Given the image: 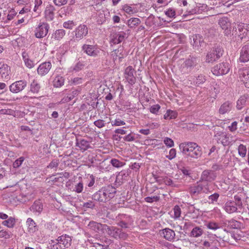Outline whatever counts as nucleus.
Segmentation results:
<instances>
[{
	"label": "nucleus",
	"instance_id": "f257e3e1",
	"mask_svg": "<svg viewBox=\"0 0 249 249\" xmlns=\"http://www.w3.org/2000/svg\"><path fill=\"white\" fill-rule=\"evenodd\" d=\"M179 148L183 155L194 159L200 158L202 155V148L196 142L181 143Z\"/></svg>",
	"mask_w": 249,
	"mask_h": 249
},
{
	"label": "nucleus",
	"instance_id": "f03ea898",
	"mask_svg": "<svg viewBox=\"0 0 249 249\" xmlns=\"http://www.w3.org/2000/svg\"><path fill=\"white\" fill-rule=\"evenodd\" d=\"M116 193V188L112 186L103 187L92 195V199L100 202H106L112 198Z\"/></svg>",
	"mask_w": 249,
	"mask_h": 249
},
{
	"label": "nucleus",
	"instance_id": "7ed1b4c3",
	"mask_svg": "<svg viewBox=\"0 0 249 249\" xmlns=\"http://www.w3.org/2000/svg\"><path fill=\"white\" fill-rule=\"evenodd\" d=\"M71 244V237L67 234H63L55 240H51L50 243V249H65L69 248Z\"/></svg>",
	"mask_w": 249,
	"mask_h": 249
},
{
	"label": "nucleus",
	"instance_id": "20e7f679",
	"mask_svg": "<svg viewBox=\"0 0 249 249\" xmlns=\"http://www.w3.org/2000/svg\"><path fill=\"white\" fill-rule=\"evenodd\" d=\"M105 228V233H106L112 237L116 239H125L127 237V234L125 232L116 227L106 225Z\"/></svg>",
	"mask_w": 249,
	"mask_h": 249
},
{
	"label": "nucleus",
	"instance_id": "39448f33",
	"mask_svg": "<svg viewBox=\"0 0 249 249\" xmlns=\"http://www.w3.org/2000/svg\"><path fill=\"white\" fill-rule=\"evenodd\" d=\"M223 50L222 47H215L207 53L206 61L208 63H213L223 55Z\"/></svg>",
	"mask_w": 249,
	"mask_h": 249
},
{
	"label": "nucleus",
	"instance_id": "423d86ee",
	"mask_svg": "<svg viewBox=\"0 0 249 249\" xmlns=\"http://www.w3.org/2000/svg\"><path fill=\"white\" fill-rule=\"evenodd\" d=\"M197 63L196 58L190 57L185 60L181 64L180 70L183 73H188L192 71Z\"/></svg>",
	"mask_w": 249,
	"mask_h": 249
},
{
	"label": "nucleus",
	"instance_id": "0eeeda50",
	"mask_svg": "<svg viewBox=\"0 0 249 249\" xmlns=\"http://www.w3.org/2000/svg\"><path fill=\"white\" fill-rule=\"evenodd\" d=\"M50 26L47 22H41L35 30V36L36 38H41L48 33Z\"/></svg>",
	"mask_w": 249,
	"mask_h": 249
},
{
	"label": "nucleus",
	"instance_id": "6e6552de",
	"mask_svg": "<svg viewBox=\"0 0 249 249\" xmlns=\"http://www.w3.org/2000/svg\"><path fill=\"white\" fill-rule=\"evenodd\" d=\"M118 225L124 229L128 228L133 224V220L130 215L119 214L117 216Z\"/></svg>",
	"mask_w": 249,
	"mask_h": 249
},
{
	"label": "nucleus",
	"instance_id": "1a4fd4ad",
	"mask_svg": "<svg viewBox=\"0 0 249 249\" xmlns=\"http://www.w3.org/2000/svg\"><path fill=\"white\" fill-rule=\"evenodd\" d=\"M237 30L238 36L241 40H246L249 38V24L239 23L237 25Z\"/></svg>",
	"mask_w": 249,
	"mask_h": 249
},
{
	"label": "nucleus",
	"instance_id": "9d476101",
	"mask_svg": "<svg viewBox=\"0 0 249 249\" xmlns=\"http://www.w3.org/2000/svg\"><path fill=\"white\" fill-rule=\"evenodd\" d=\"M230 71L229 64L223 62L216 65L212 70L213 73L216 76L227 74Z\"/></svg>",
	"mask_w": 249,
	"mask_h": 249
},
{
	"label": "nucleus",
	"instance_id": "9b49d317",
	"mask_svg": "<svg viewBox=\"0 0 249 249\" xmlns=\"http://www.w3.org/2000/svg\"><path fill=\"white\" fill-rule=\"evenodd\" d=\"M89 32L88 26L84 24L78 25L74 30V37L77 40H80L87 36Z\"/></svg>",
	"mask_w": 249,
	"mask_h": 249
},
{
	"label": "nucleus",
	"instance_id": "f8f14e48",
	"mask_svg": "<svg viewBox=\"0 0 249 249\" xmlns=\"http://www.w3.org/2000/svg\"><path fill=\"white\" fill-rule=\"evenodd\" d=\"M82 50L88 55L91 57H96L100 53V49L97 45L84 44Z\"/></svg>",
	"mask_w": 249,
	"mask_h": 249
},
{
	"label": "nucleus",
	"instance_id": "ddd939ff",
	"mask_svg": "<svg viewBox=\"0 0 249 249\" xmlns=\"http://www.w3.org/2000/svg\"><path fill=\"white\" fill-rule=\"evenodd\" d=\"M27 86V82L21 80L16 81L9 86L10 91L14 93H17L22 91Z\"/></svg>",
	"mask_w": 249,
	"mask_h": 249
},
{
	"label": "nucleus",
	"instance_id": "4468645a",
	"mask_svg": "<svg viewBox=\"0 0 249 249\" xmlns=\"http://www.w3.org/2000/svg\"><path fill=\"white\" fill-rule=\"evenodd\" d=\"M135 72L134 69L131 66L126 67L124 71V77L131 85H133L136 82V78L134 75Z\"/></svg>",
	"mask_w": 249,
	"mask_h": 249
},
{
	"label": "nucleus",
	"instance_id": "2eb2a0df",
	"mask_svg": "<svg viewBox=\"0 0 249 249\" xmlns=\"http://www.w3.org/2000/svg\"><path fill=\"white\" fill-rule=\"evenodd\" d=\"M239 77L246 87L249 88V68L244 67L239 70Z\"/></svg>",
	"mask_w": 249,
	"mask_h": 249
},
{
	"label": "nucleus",
	"instance_id": "dca6fc26",
	"mask_svg": "<svg viewBox=\"0 0 249 249\" xmlns=\"http://www.w3.org/2000/svg\"><path fill=\"white\" fill-rule=\"evenodd\" d=\"M106 224H102L95 221H90L88 225V228L93 232L99 234L105 233V227Z\"/></svg>",
	"mask_w": 249,
	"mask_h": 249
},
{
	"label": "nucleus",
	"instance_id": "f3484780",
	"mask_svg": "<svg viewBox=\"0 0 249 249\" xmlns=\"http://www.w3.org/2000/svg\"><path fill=\"white\" fill-rule=\"evenodd\" d=\"M160 236L169 241H173L175 239V231L169 228H165L159 231Z\"/></svg>",
	"mask_w": 249,
	"mask_h": 249
},
{
	"label": "nucleus",
	"instance_id": "a211bd4d",
	"mask_svg": "<svg viewBox=\"0 0 249 249\" xmlns=\"http://www.w3.org/2000/svg\"><path fill=\"white\" fill-rule=\"evenodd\" d=\"M216 177V174L213 171L207 170L202 173L200 179L205 182H211L215 179Z\"/></svg>",
	"mask_w": 249,
	"mask_h": 249
},
{
	"label": "nucleus",
	"instance_id": "6ab92c4d",
	"mask_svg": "<svg viewBox=\"0 0 249 249\" xmlns=\"http://www.w3.org/2000/svg\"><path fill=\"white\" fill-rule=\"evenodd\" d=\"M126 37V34L124 32L113 33L111 35L110 43L117 44L122 42Z\"/></svg>",
	"mask_w": 249,
	"mask_h": 249
},
{
	"label": "nucleus",
	"instance_id": "aec40b11",
	"mask_svg": "<svg viewBox=\"0 0 249 249\" xmlns=\"http://www.w3.org/2000/svg\"><path fill=\"white\" fill-rule=\"evenodd\" d=\"M52 68V64L50 62H45L39 65L37 71L39 75L44 76L47 74Z\"/></svg>",
	"mask_w": 249,
	"mask_h": 249
},
{
	"label": "nucleus",
	"instance_id": "412c9836",
	"mask_svg": "<svg viewBox=\"0 0 249 249\" xmlns=\"http://www.w3.org/2000/svg\"><path fill=\"white\" fill-rule=\"evenodd\" d=\"M219 24L224 30V33L226 36L231 34V23L227 18H221L219 20Z\"/></svg>",
	"mask_w": 249,
	"mask_h": 249
},
{
	"label": "nucleus",
	"instance_id": "4be33fe9",
	"mask_svg": "<svg viewBox=\"0 0 249 249\" xmlns=\"http://www.w3.org/2000/svg\"><path fill=\"white\" fill-rule=\"evenodd\" d=\"M241 62H246L249 61V44L243 46L240 51L239 58Z\"/></svg>",
	"mask_w": 249,
	"mask_h": 249
},
{
	"label": "nucleus",
	"instance_id": "5701e85b",
	"mask_svg": "<svg viewBox=\"0 0 249 249\" xmlns=\"http://www.w3.org/2000/svg\"><path fill=\"white\" fill-rule=\"evenodd\" d=\"M22 57L25 65L29 69L33 68L36 64L34 60L30 58L28 52L24 51L22 53Z\"/></svg>",
	"mask_w": 249,
	"mask_h": 249
},
{
	"label": "nucleus",
	"instance_id": "b1692460",
	"mask_svg": "<svg viewBox=\"0 0 249 249\" xmlns=\"http://www.w3.org/2000/svg\"><path fill=\"white\" fill-rule=\"evenodd\" d=\"M237 204H236L235 202L229 200L225 203L224 209L227 213H232L237 211Z\"/></svg>",
	"mask_w": 249,
	"mask_h": 249
},
{
	"label": "nucleus",
	"instance_id": "393cba45",
	"mask_svg": "<svg viewBox=\"0 0 249 249\" xmlns=\"http://www.w3.org/2000/svg\"><path fill=\"white\" fill-rule=\"evenodd\" d=\"M55 8L52 5H47L44 11V17L48 21H52L54 18Z\"/></svg>",
	"mask_w": 249,
	"mask_h": 249
},
{
	"label": "nucleus",
	"instance_id": "a878e982",
	"mask_svg": "<svg viewBox=\"0 0 249 249\" xmlns=\"http://www.w3.org/2000/svg\"><path fill=\"white\" fill-rule=\"evenodd\" d=\"M66 31L64 29H57L54 31L51 36L53 40L59 41L63 38L66 35Z\"/></svg>",
	"mask_w": 249,
	"mask_h": 249
},
{
	"label": "nucleus",
	"instance_id": "bb28decb",
	"mask_svg": "<svg viewBox=\"0 0 249 249\" xmlns=\"http://www.w3.org/2000/svg\"><path fill=\"white\" fill-rule=\"evenodd\" d=\"M10 68L7 64L0 63V74L2 78H9Z\"/></svg>",
	"mask_w": 249,
	"mask_h": 249
},
{
	"label": "nucleus",
	"instance_id": "cd10ccee",
	"mask_svg": "<svg viewBox=\"0 0 249 249\" xmlns=\"http://www.w3.org/2000/svg\"><path fill=\"white\" fill-rule=\"evenodd\" d=\"M123 49L122 48H119L114 50L111 53V56L114 61L119 59L120 61H122V59L124 58Z\"/></svg>",
	"mask_w": 249,
	"mask_h": 249
},
{
	"label": "nucleus",
	"instance_id": "c85d7f7f",
	"mask_svg": "<svg viewBox=\"0 0 249 249\" xmlns=\"http://www.w3.org/2000/svg\"><path fill=\"white\" fill-rule=\"evenodd\" d=\"M76 145L83 151L87 150L90 147L89 142L83 139H77Z\"/></svg>",
	"mask_w": 249,
	"mask_h": 249
},
{
	"label": "nucleus",
	"instance_id": "c756f323",
	"mask_svg": "<svg viewBox=\"0 0 249 249\" xmlns=\"http://www.w3.org/2000/svg\"><path fill=\"white\" fill-rule=\"evenodd\" d=\"M30 210L35 213H40L43 210L42 203L39 200L35 201L30 207Z\"/></svg>",
	"mask_w": 249,
	"mask_h": 249
},
{
	"label": "nucleus",
	"instance_id": "7c9ffc66",
	"mask_svg": "<svg viewBox=\"0 0 249 249\" xmlns=\"http://www.w3.org/2000/svg\"><path fill=\"white\" fill-rule=\"evenodd\" d=\"M232 104L230 102H226L224 103L219 109V112L221 114H224L229 112L232 108Z\"/></svg>",
	"mask_w": 249,
	"mask_h": 249
},
{
	"label": "nucleus",
	"instance_id": "2f4dec72",
	"mask_svg": "<svg viewBox=\"0 0 249 249\" xmlns=\"http://www.w3.org/2000/svg\"><path fill=\"white\" fill-rule=\"evenodd\" d=\"M203 232L204 231L201 227L196 226L192 230L190 236L197 238L200 237L203 234Z\"/></svg>",
	"mask_w": 249,
	"mask_h": 249
},
{
	"label": "nucleus",
	"instance_id": "473e14b6",
	"mask_svg": "<svg viewBox=\"0 0 249 249\" xmlns=\"http://www.w3.org/2000/svg\"><path fill=\"white\" fill-rule=\"evenodd\" d=\"M217 141L223 146H227L230 144L229 136L225 133H222L219 135Z\"/></svg>",
	"mask_w": 249,
	"mask_h": 249
},
{
	"label": "nucleus",
	"instance_id": "72a5a7b5",
	"mask_svg": "<svg viewBox=\"0 0 249 249\" xmlns=\"http://www.w3.org/2000/svg\"><path fill=\"white\" fill-rule=\"evenodd\" d=\"M190 193L192 196H196L202 193V188L200 184H197L190 188Z\"/></svg>",
	"mask_w": 249,
	"mask_h": 249
},
{
	"label": "nucleus",
	"instance_id": "f704fd0d",
	"mask_svg": "<svg viewBox=\"0 0 249 249\" xmlns=\"http://www.w3.org/2000/svg\"><path fill=\"white\" fill-rule=\"evenodd\" d=\"M26 224L29 232L33 233L37 230L35 222L32 218H28Z\"/></svg>",
	"mask_w": 249,
	"mask_h": 249
},
{
	"label": "nucleus",
	"instance_id": "c9c22d12",
	"mask_svg": "<svg viewBox=\"0 0 249 249\" xmlns=\"http://www.w3.org/2000/svg\"><path fill=\"white\" fill-rule=\"evenodd\" d=\"M248 98L247 95H244L240 97L237 101V108L238 109H241L243 107L246 105L247 100Z\"/></svg>",
	"mask_w": 249,
	"mask_h": 249
},
{
	"label": "nucleus",
	"instance_id": "e433bc0d",
	"mask_svg": "<svg viewBox=\"0 0 249 249\" xmlns=\"http://www.w3.org/2000/svg\"><path fill=\"white\" fill-rule=\"evenodd\" d=\"M40 86L36 80L34 79L30 84V91L34 93H37Z\"/></svg>",
	"mask_w": 249,
	"mask_h": 249
},
{
	"label": "nucleus",
	"instance_id": "4c0bfd02",
	"mask_svg": "<svg viewBox=\"0 0 249 249\" xmlns=\"http://www.w3.org/2000/svg\"><path fill=\"white\" fill-rule=\"evenodd\" d=\"M64 78L62 76L59 75L56 76L53 81V85L56 88L61 87L64 85Z\"/></svg>",
	"mask_w": 249,
	"mask_h": 249
},
{
	"label": "nucleus",
	"instance_id": "58836bf2",
	"mask_svg": "<svg viewBox=\"0 0 249 249\" xmlns=\"http://www.w3.org/2000/svg\"><path fill=\"white\" fill-rule=\"evenodd\" d=\"M84 64L82 62H78L73 66H71L69 71L71 72H78L82 70L84 67Z\"/></svg>",
	"mask_w": 249,
	"mask_h": 249
},
{
	"label": "nucleus",
	"instance_id": "ea45409f",
	"mask_svg": "<svg viewBox=\"0 0 249 249\" xmlns=\"http://www.w3.org/2000/svg\"><path fill=\"white\" fill-rule=\"evenodd\" d=\"M141 23V20L139 18H133L127 20V24L130 28H134Z\"/></svg>",
	"mask_w": 249,
	"mask_h": 249
},
{
	"label": "nucleus",
	"instance_id": "a19ab883",
	"mask_svg": "<svg viewBox=\"0 0 249 249\" xmlns=\"http://www.w3.org/2000/svg\"><path fill=\"white\" fill-rule=\"evenodd\" d=\"M122 9L125 13L129 15L136 13V10L135 7L127 4L123 6Z\"/></svg>",
	"mask_w": 249,
	"mask_h": 249
},
{
	"label": "nucleus",
	"instance_id": "79ce46f5",
	"mask_svg": "<svg viewBox=\"0 0 249 249\" xmlns=\"http://www.w3.org/2000/svg\"><path fill=\"white\" fill-rule=\"evenodd\" d=\"M177 113L175 111L168 109L166 113L164 115V119H174L177 117Z\"/></svg>",
	"mask_w": 249,
	"mask_h": 249
},
{
	"label": "nucleus",
	"instance_id": "37998d69",
	"mask_svg": "<svg viewBox=\"0 0 249 249\" xmlns=\"http://www.w3.org/2000/svg\"><path fill=\"white\" fill-rule=\"evenodd\" d=\"M2 223V225L8 228H12L15 224V219L12 217L8 218L7 219H5Z\"/></svg>",
	"mask_w": 249,
	"mask_h": 249
},
{
	"label": "nucleus",
	"instance_id": "c03bdc74",
	"mask_svg": "<svg viewBox=\"0 0 249 249\" xmlns=\"http://www.w3.org/2000/svg\"><path fill=\"white\" fill-rule=\"evenodd\" d=\"M110 163L113 167L116 168L122 167L125 164L124 162H122L116 159H112Z\"/></svg>",
	"mask_w": 249,
	"mask_h": 249
},
{
	"label": "nucleus",
	"instance_id": "a18cd8bd",
	"mask_svg": "<svg viewBox=\"0 0 249 249\" xmlns=\"http://www.w3.org/2000/svg\"><path fill=\"white\" fill-rule=\"evenodd\" d=\"M246 146L242 144L239 145L238 148V154L242 158L245 157L247 154Z\"/></svg>",
	"mask_w": 249,
	"mask_h": 249
},
{
	"label": "nucleus",
	"instance_id": "49530a36",
	"mask_svg": "<svg viewBox=\"0 0 249 249\" xmlns=\"http://www.w3.org/2000/svg\"><path fill=\"white\" fill-rule=\"evenodd\" d=\"M202 248L203 249H219L213 244V242L208 241H204L203 242Z\"/></svg>",
	"mask_w": 249,
	"mask_h": 249
},
{
	"label": "nucleus",
	"instance_id": "de8ad7c7",
	"mask_svg": "<svg viewBox=\"0 0 249 249\" xmlns=\"http://www.w3.org/2000/svg\"><path fill=\"white\" fill-rule=\"evenodd\" d=\"M71 40L66 41L59 48L60 50H62L61 53L64 54L70 48Z\"/></svg>",
	"mask_w": 249,
	"mask_h": 249
},
{
	"label": "nucleus",
	"instance_id": "09e8293b",
	"mask_svg": "<svg viewBox=\"0 0 249 249\" xmlns=\"http://www.w3.org/2000/svg\"><path fill=\"white\" fill-rule=\"evenodd\" d=\"M200 185L201 186L202 193L208 194L211 192V190L209 187V184L208 182L202 181V183H199Z\"/></svg>",
	"mask_w": 249,
	"mask_h": 249
},
{
	"label": "nucleus",
	"instance_id": "8fccbe9b",
	"mask_svg": "<svg viewBox=\"0 0 249 249\" xmlns=\"http://www.w3.org/2000/svg\"><path fill=\"white\" fill-rule=\"evenodd\" d=\"M206 227L208 229L213 231H215L220 228L218 224L213 221H211L207 223Z\"/></svg>",
	"mask_w": 249,
	"mask_h": 249
},
{
	"label": "nucleus",
	"instance_id": "3c124183",
	"mask_svg": "<svg viewBox=\"0 0 249 249\" xmlns=\"http://www.w3.org/2000/svg\"><path fill=\"white\" fill-rule=\"evenodd\" d=\"M83 188V183L82 181H80L75 184L73 191L76 192L77 193H81L82 192Z\"/></svg>",
	"mask_w": 249,
	"mask_h": 249
},
{
	"label": "nucleus",
	"instance_id": "603ef678",
	"mask_svg": "<svg viewBox=\"0 0 249 249\" xmlns=\"http://www.w3.org/2000/svg\"><path fill=\"white\" fill-rule=\"evenodd\" d=\"M96 21L99 24H102L106 21V18L104 13H100L96 18Z\"/></svg>",
	"mask_w": 249,
	"mask_h": 249
},
{
	"label": "nucleus",
	"instance_id": "864d4df0",
	"mask_svg": "<svg viewBox=\"0 0 249 249\" xmlns=\"http://www.w3.org/2000/svg\"><path fill=\"white\" fill-rule=\"evenodd\" d=\"M206 79L205 76L202 74L198 75L196 78L195 80L194 81L196 85H199L205 82Z\"/></svg>",
	"mask_w": 249,
	"mask_h": 249
},
{
	"label": "nucleus",
	"instance_id": "5fc2aeb1",
	"mask_svg": "<svg viewBox=\"0 0 249 249\" xmlns=\"http://www.w3.org/2000/svg\"><path fill=\"white\" fill-rule=\"evenodd\" d=\"M194 45L196 46H201L202 43V40L200 35H195L193 38Z\"/></svg>",
	"mask_w": 249,
	"mask_h": 249
},
{
	"label": "nucleus",
	"instance_id": "6e6d98bb",
	"mask_svg": "<svg viewBox=\"0 0 249 249\" xmlns=\"http://www.w3.org/2000/svg\"><path fill=\"white\" fill-rule=\"evenodd\" d=\"M75 24L74 22L72 20H68L67 21H65L63 23V27L67 29H72L74 26Z\"/></svg>",
	"mask_w": 249,
	"mask_h": 249
},
{
	"label": "nucleus",
	"instance_id": "4d7b16f0",
	"mask_svg": "<svg viewBox=\"0 0 249 249\" xmlns=\"http://www.w3.org/2000/svg\"><path fill=\"white\" fill-rule=\"evenodd\" d=\"M25 158L23 157H21L16 160L15 162L13 163V166L15 168H18L21 166L24 161Z\"/></svg>",
	"mask_w": 249,
	"mask_h": 249
},
{
	"label": "nucleus",
	"instance_id": "13d9d810",
	"mask_svg": "<svg viewBox=\"0 0 249 249\" xmlns=\"http://www.w3.org/2000/svg\"><path fill=\"white\" fill-rule=\"evenodd\" d=\"M173 211L174 212V218L176 219L180 217L181 214V209L178 206H175L173 208Z\"/></svg>",
	"mask_w": 249,
	"mask_h": 249
},
{
	"label": "nucleus",
	"instance_id": "bf43d9fd",
	"mask_svg": "<svg viewBox=\"0 0 249 249\" xmlns=\"http://www.w3.org/2000/svg\"><path fill=\"white\" fill-rule=\"evenodd\" d=\"M111 124L112 126H119L125 125V122L120 118H117L112 122Z\"/></svg>",
	"mask_w": 249,
	"mask_h": 249
},
{
	"label": "nucleus",
	"instance_id": "052dcab7",
	"mask_svg": "<svg viewBox=\"0 0 249 249\" xmlns=\"http://www.w3.org/2000/svg\"><path fill=\"white\" fill-rule=\"evenodd\" d=\"M219 197V195L218 193H215L209 196L208 199L211 201V203L213 204L214 202H217Z\"/></svg>",
	"mask_w": 249,
	"mask_h": 249
},
{
	"label": "nucleus",
	"instance_id": "680f3d73",
	"mask_svg": "<svg viewBox=\"0 0 249 249\" xmlns=\"http://www.w3.org/2000/svg\"><path fill=\"white\" fill-rule=\"evenodd\" d=\"M160 199V196H147L144 198V200L146 202L148 203H152L154 202H157L159 201Z\"/></svg>",
	"mask_w": 249,
	"mask_h": 249
},
{
	"label": "nucleus",
	"instance_id": "e2e57ef3",
	"mask_svg": "<svg viewBox=\"0 0 249 249\" xmlns=\"http://www.w3.org/2000/svg\"><path fill=\"white\" fill-rule=\"evenodd\" d=\"M229 226L231 228L237 229L240 226V223L236 220L231 219L229 221Z\"/></svg>",
	"mask_w": 249,
	"mask_h": 249
},
{
	"label": "nucleus",
	"instance_id": "0e129e2a",
	"mask_svg": "<svg viewBox=\"0 0 249 249\" xmlns=\"http://www.w3.org/2000/svg\"><path fill=\"white\" fill-rule=\"evenodd\" d=\"M163 142L164 144L167 147H172L174 145V142L173 140L168 137H165L164 139Z\"/></svg>",
	"mask_w": 249,
	"mask_h": 249
},
{
	"label": "nucleus",
	"instance_id": "69168bd1",
	"mask_svg": "<svg viewBox=\"0 0 249 249\" xmlns=\"http://www.w3.org/2000/svg\"><path fill=\"white\" fill-rule=\"evenodd\" d=\"M165 14L167 17L172 18L176 16V11L173 8H169L165 12Z\"/></svg>",
	"mask_w": 249,
	"mask_h": 249
},
{
	"label": "nucleus",
	"instance_id": "338daca9",
	"mask_svg": "<svg viewBox=\"0 0 249 249\" xmlns=\"http://www.w3.org/2000/svg\"><path fill=\"white\" fill-rule=\"evenodd\" d=\"M160 108V106L158 104H156L151 106L149 109V110L150 112L153 114H157Z\"/></svg>",
	"mask_w": 249,
	"mask_h": 249
},
{
	"label": "nucleus",
	"instance_id": "774afa93",
	"mask_svg": "<svg viewBox=\"0 0 249 249\" xmlns=\"http://www.w3.org/2000/svg\"><path fill=\"white\" fill-rule=\"evenodd\" d=\"M176 156V150L175 148H172L170 150L169 155L166 156V158L170 160L174 159Z\"/></svg>",
	"mask_w": 249,
	"mask_h": 249
}]
</instances>
